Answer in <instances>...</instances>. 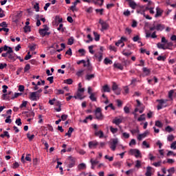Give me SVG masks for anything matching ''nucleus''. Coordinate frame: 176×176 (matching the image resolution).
Wrapping results in <instances>:
<instances>
[{
  "label": "nucleus",
  "mask_w": 176,
  "mask_h": 176,
  "mask_svg": "<svg viewBox=\"0 0 176 176\" xmlns=\"http://www.w3.org/2000/svg\"><path fill=\"white\" fill-rule=\"evenodd\" d=\"M10 118H12V116H8L6 118V119L5 120L6 123H12V119H10Z\"/></svg>",
  "instance_id": "51"
},
{
  "label": "nucleus",
  "mask_w": 176,
  "mask_h": 176,
  "mask_svg": "<svg viewBox=\"0 0 176 176\" xmlns=\"http://www.w3.org/2000/svg\"><path fill=\"white\" fill-rule=\"evenodd\" d=\"M95 57L98 58V61H102V52H99V56L97 54H95Z\"/></svg>",
  "instance_id": "29"
},
{
  "label": "nucleus",
  "mask_w": 176,
  "mask_h": 176,
  "mask_svg": "<svg viewBox=\"0 0 176 176\" xmlns=\"http://www.w3.org/2000/svg\"><path fill=\"white\" fill-rule=\"evenodd\" d=\"M129 5L131 9H135L137 8V3L133 0H129Z\"/></svg>",
  "instance_id": "11"
},
{
  "label": "nucleus",
  "mask_w": 176,
  "mask_h": 176,
  "mask_svg": "<svg viewBox=\"0 0 176 176\" xmlns=\"http://www.w3.org/2000/svg\"><path fill=\"white\" fill-rule=\"evenodd\" d=\"M30 69H31V65L28 63L24 68V72H28Z\"/></svg>",
  "instance_id": "39"
},
{
  "label": "nucleus",
  "mask_w": 176,
  "mask_h": 176,
  "mask_svg": "<svg viewBox=\"0 0 176 176\" xmlns=\"http://www.w3.org/2000/svg\"><path fill=\"white\" fill-rule=\"evenodd\" d=\"M56 94L60 95V94H64V91L62 89H56Z\"/></svg>",
  "instance_id": "64"
},
{
  "label": "nucleus",
  "mask_w": 176,
  "mask_h": 176,
  "mask_svg": "<svg viewBox=\"0 0 176 176\" xmlns=\"http://www.w3.org/2000/svg\"><path fill=\"white\" fill-rule=\"evenodd\" d=\"M155 125L160 129H162V127H163V123H162V122H160V120L155 121Z\"/></svg>",
  "instance_id": "27"
},
{
  "label": "nucleus",
  "mask_w": 176,
  "mask_h": 176,
  "mask_svg": "<svg viewBox=\"0 0 176 176\" xmlns=\"http://www.w3.org/2000/svg\"><path fill=\"white\" fill-rule=\"evenodd\" d=\"M67 45H74V39L72 38V37L68 39Z\"/></svg>",
  "instance_id": "57"
},
{
  "label": "nucleus",
  "mask_w": 176,
  "mask_h": 176,
  "mask_svg": "<svg viewBox=\"0 0 176 176\" xmlns=\"http://www.w3.org/2000/svg\"><path fill=\"white\" fill-rule=\"evenodd\" d=\"M76 100H83L85 96H83V93L77 91L76 94L74 96Z\"/></svg>",
  "instance_id": "7"
},
{
  "label": "nucleus",
  "mask_w": 176,
  "mask_h": 176,
  "mask_svg": "<svg viewBox=\"0 0 176 176\" xmlns=\"http://www.w3.org/2000/svg\"><path fill=\"white\" fill-rule=\"evenodd\" d=\"M171 149H176V141L173 142L170 145Z\"/></svg>",
  "instance_id": "62"
},
{
  "label": "nucleus",
  "mask_w": 176,
  "mask_h": 176,
  "mask_svg": "<svg viewBox=\"0 0 176 176\" xmlns=\"http://www.w3.org/2000/svg\"><path fill=\"white\" fill-rule=\"evenodd\" d=\"M27 138L30 141H32V140H34V138H35V135H30V133H27Z\"/></svg>",
  "instance_id": "42"
},
{
  "label": "nucleus",
  "mask_w": 176,
  "mask_h": 176,
  "mask_svg": "<svg viewBox=\"0 0 176 176\" xmlns=\"http://www.w3.org/2000/svg\"><path fill=\"white\" fill-rule=\"evenodd\" d=\"M8 58L10 61H16V54H8Z\"/></svg>",
  "instance_id": "15"
},
{
  "label": "nucleus",
  "mask_w": 176,
  "mask_h": 176,
  "mask_svg": "<svg viewBox=\"0 0 176 176\" xmlns=\"http://www.w3.org/2000/svg\"><path fill=\"white\" fill-rule=\"evenodd\" d=\"M78 53H80V54H81V56H83L86 54V51L85 50V49H80L78 50Z\"/></svg>",
  "instance_id": "37"
},
{
  "label": "nucleus",
  "mask_w": 176,
  "mask_h": 176,
  "mask_svg": "<svg viewBox=\"0 0 176 176\" xmlns=\"http://www.w3.org/2000/svg\"><path fill=\"white\" fill-rule=\"evenodd\" d=\"M168 172L169 173V174H174V173H175V169L173 167L170 168L168 170Z\"/></svg>",
  "instance_id": "55"
},
{
  "label": "nucleus",
  "mask_w": 176,
  "mask_h": 176,
  "mask_svg": "<svg viewBox=\"0 0 176 176\" xmlns=\"http://www.w3.org/2000/svg\"><path fill=\"white\" fill-rule=\"evenodd\" d=\"M113 166H114V167H120V166H122V162H114L113 164Z\"/></svg>",
  "instance_id": "45"
},
{
  "label": "nucleus",
  "mask_w": 176,
  "mask_h": 176,
  "mask_svg": "<svg viewBox=\"0 0 176 176\" xmlns=\"http://www.w3.org/2000/svg\"><path fill=\"white\" fill-rule=\"evenodd\" d=\"M34 9H35L36 12H39V3H36L34 6Z\"/></svg>",
  "instance_id": "49"
},
{
  "label": "nucleus",
  "mask_w": 176,
  "mask_h": 176,
  "mask_svg": "<svg viewBox=\"0 0 176 176\" xmlns=\"http://www.w3.org/2000/svg\"><path fill=\"white\" fill-rule=\"evenodd\" d=\"M23 28L24 32H31V28H30V26L25 25Z\"/></svg>",
  "instance_id": "44"
},
{
  "label": "nucleus",
  "mask_w": 176,
  "mask_h": 176,
  "mask_svg": "<svg viewBox=\"0 0 176 176\" xmlns=\"http://www.w3.org/2000/svg\"><path fill=\"white\" fill-rule=\"evenodd\" d=\"M118 138L112 140V142H110V148H111V150L116 151V146L118 145Z\"/></svg>",
  "instance_id": "6"
},
{
  "label": "nucleus",
  "mask_w": 176,
  "mask_h": 176,
  "mask_svg": "<svg viewBox=\"0 0 176 176\" xmlns=\"http://www.w3.org/2000/svg\"><path fill=\"white\" fill-rule=\"evenodd\" d=\"M114 67L118 68V69H120V71H123V65L120 63H114Z\"/></svg>",
  "instance_id": "23"
},
{
  "label": "nucleus",
  "mask_w": 176,
  "mask_h": 176,
  "mask_svg": "<svg viewBox=\"0 0 176 176\" xmlns=\"http://www.w3.org/2000/svg\"><path fill=\"white\" fill-rule=\"evenodd\" d=\"M29 98H30V100H31V101H38V100H39V98H41V95L37 94L36 91L30 92Z\"/></svg>",
  "instance_id": "3"
},
{
  "label": "nucleus",
  "mask_w": 176,
  "mask_h": 176,
  "mask_svg": "<svg viewBox=\"0 0 176 176\" xmlns=\"http://www.w3.org/2000/svg\"><path fill=\"white\" fill-rule=\"evenodd\" d=\"M146 134H147V133H146V132H144V133H142V134L138 135V140L139 141H141V140H142V138H145V137H146Z\"/></svg>",
  "instance_id": "25"
},
{
  "label": "nucleus",
  "mask_w": 176,
  "mask_h": 176,
  "mask_svg": "<svg viewBox=\"0 0 176 176\" xmlns=\"http://www.w3.org/2000/svg\"><path fill=\"white\" fill-rule=\"evenodd\" d=\"M142 120H145V114H142L138 118V122H142Z\"/></svg>",
  "instance_id": "38"
},
{
  "label": "nucleus",
  "mask_w": 176,
  "mask_h": 176,
  "mask_svg": "<svg viewBox=\"0 0 176 176\" xmlns=\"http://www.w3.org/2000/svg\"><path fill=\"white\" fill-rule=\"evenodd\" d=\"M96 13H100V14L102 15V13L104 12V9H96L95 10Z\"/></svg>",
  "instance_id": "56"
},
{
  "label": "nucleus",
  "mask_w": 176,
  "mask_h": 176,
  "mask_svg": "<svg viewBox=\"0 0 176 176\" xmlns=\"http://www.w3.org/2000/svg\"><path fill=\"white\" fill-rule=\"evenodd\" d=\"M167 140L168 141H170V142L173 141L174 140V135H169L167 138Z\"/></svg>",
  "instance_id": "60"
},
{
  "label": "nucleus",
  "mask_w": 176,
  "mask_h": 176,
  "mask_svg": "<svg viewBox=\"0 0 176 176\" xmlns=\"http://www.w3.org/2000/svg\"><path fill=\"white\" fill-rule=\"evenodd\" d=\"M68 160L70 161L69 164H68L69 168H72L74 166H75V159L72 156L68 157Z\"/></svg>",
  "instance_id": "8"
},
{
  "label": "nucleus",
  "mask_w": 176,
  "mask_h": 176,
  "mask_svg": "<svg viewBox=\"0 0 176 176\" xmlns=\"http://www.w3.org/2000/svg\"><path fill=\"white\" fill-rule=\"evenodd\" d=\"M98 143L96 141H92L89 142V148H97Z\"/></svg>",
  "instance_id": "12"
},
{
  "label": "nucleus",
  "mask_w": 176,
  "mask_h": 176,
  "mask_svg": "<svg viewBox=\"0 0 176 176\" xmlns=\"http://www.w3.org/2000/svg\"><path fill=\"white\" fill-rule=\"evenodd\" d=\"M2 88H3V93H7V91H8V86L7 85H3V87H2Z\"/></svg>",
  "instance_id": "63"
},
{
  "label": "nucleus",
  "mask_w": 176,
  "mask_h": 176,
  "mask_svg": "<svg viewBox=\"0 0 176 176\" xmlns=\"http://www.w3.org/2000/svg\"><path fill=\"white\" fill-rule=\"evenodd\" d=\"M140 153V150H138V149L131 148L130 150L131 155H135V153Z\"/></svg>",
  "instance_id": "28"
},
{
  "label": "nucleus",
  "mask_w": 176,
  "mask_h": 176,
  "mask_svg": "<svg viewBox=\"0 0 176 176\" xmlns=\"http://www.w3.org/2000/svg\"><path fill=\"white\" fill-rule=\"evenodd\" d=\"M3 100H10V96H8V94H4L2 95Z\"/></svg>",
  "instance_id": "46"
},
{
  "label": "nucleus",
  "mask_w": 176,
  "mask_h": 176,
  "mask_svg": "<svg viewBox=\"0 0 176 176\" xmlns=\"http://www.w3.org/2000/svg\"><path fill=\"white\" fill-rule=\"evenodd\" d=\"M78 170H85L86 168V164H85L84 163L80 164L78 166Z\"/></svg>",
  "instance_id": "30"
},
{
  "label": "nucleus",
  "mask_w": 176,
  "mask_h": 176,
  "mask_svg": "<svg viewBox=\"0 0 176 176\" xmlns=\"http://www.w3.org/2000/svg\"><path fill=\"white\" fill-rule=\"evenodd\" d=\"M99 24L102 25V28L100 29L102 32L107 31L109 28V24L102 19L99 20Z\"/></svg>",
  "instance_id": "4"
},
{
  "label": "nucleus",
  "mask_w": 176,
  "mask_h": 176,
  "mask_svg": "<svg viewBox=\"0 0 176 176\" xmlns=\"http://www.w3.org/2000/svg\"><path fill=\"white\" fill-rule=\"evenodd\" d=\"M94 3L98 6H102V5H104V0H97L96 1H94Z\"/></svg>",
  "instance_id": "21"
},
{
  "label": "nucleus",
  "mask_w": 176,
  "mask_h": 176,
  "mask_svg": "<svg viewBox=\"0 0 176 176\" xmlns=\"http://www.w3.org/2000/svg\"><path fill=\"white\" fill-rule=\"evenodd\" d=\"M155 27L157 31H163L164 30V25L157 24Z\"/></svg>",
  "instance_id": "22"
},
{
  "label": "nucleus",
  "mask_w": 176,
  "mask_h": 176,
  "mask_svg": "<svg viewBox=\"0 0 176 176\" xmlns=\"http://www.w3.org/2000/svg\"><path fill=\"white\" fill-rule=\"evenodd\" d=\"M110 131H111L113 134H116V133H118V128L110 126Z\"/></svg>",
  "instance_id": "35"
},
{
  "label": "nucleus",
  "mask_w": 176,
  "mask_h": 176,
  "mask_svg": "<svg viewBox=\"0 0 176 176\" xmlns=\"http://www.w3.org/2000/svg\"><path fill=\"white\" fill-rule=\"evenodd\" d=\"M171 46H173L172 42L166 43V45H165V47H166V50L170 49V47H171Z\"/></svg>",
  "instance_id": "52"
},
{
  "label": "nucleus",
  "mask_w": 176,
  "mask_h": 176,
  "mask_svg": "<svg viewBox=\"0 0 176 176\" xmlns=\"http://www.w3.org/2000/svg\"><path fill=\"white\" fill-rule=\"evenodd\" d=\"M104 63L106 65H108V64H112V60H110L109 58H104Z\"/></svg>",
  "instance_id": "31"
},
{
  "label": "nucleus",
  "mask_w": 176,
  "mask_h": 176,
  "mask_svg": "<svg viewBox=\"0 0 176 176\" xmlns=\"http://www.w3.org/2000/svg\"><path fill=\"white\" fill-rule=\"evenodd\" d=\"M166 131H167L168 133H171V131H174V129L171 128L170 126H167L165 128Z\"/></svg>",
  "instance_id": "36"
},
{
  "label": "nucleus",
  "mask_w": 176,
  "mask_h": 176,
  "mask_svg": "<svg viewBox=\"0 0 176 176\" xmlns=\"http://www.w3.org/2000/svg\"><path fill=\"white\" fill-rule=\"evenodd\" d=\"M74 82V80H72V78H68L65 80V83H67V85H72Z\"/></svg>",
  "instance_id": "40"
},
{
  "label": "nucleus",
  "mask_w": 176,
  "mask_h": 176,
  "mask_svg": "<svg viewBox=\"0 0 176 176\" xmlns=\"http://www.w3.org/2000/svg\"><path fill=\"white\" fill-rule=\"evenodd\" d=\"M2 17H5V11L0 8V18L2 19Z\"/></svg>",
  "instance_id": "48"
},
{
  "label": "nucleus",
  "mask_w": 176,
  "mask_h": 176,
  "mask_svg": "<svg viewBox=\"0 0 176 176\" xmlns=\"http://www.w3.org/2000/svg\"><path fill=\"white\" fill-rule=\"evenodd\" d=\"M54 77H53V76H51V77H48L47 78V80H48V82H50V83H53V82H54Z\"/></svg>",
  "instance_id": "58"
},
{
  "label": "nucleus",
  "mask_w": 176,
  "mask_h": 176,
  "mask_svg": "<svg viewBox=\"0 0 176 176\" xmlns=\"http://www.w3.org/2000/svg\"><path fill=\"white\" fill-rule=\"evenodd\" d=\"M89 120V116H87L85 120H80V123H87Z\"/></svg>",
  "instance_id": "61"
},
{
  "label": "nucleus",
  "mask_w": 176,
  "mask_h": 176,
  "mask_svg": "<svg viewBox=\"0 0 176 176\" xmlns=\"http://www.w3.org/2000/svg\"><path fill=\"white\" fill-rule=\"evenodd\" d=\"M38 32H39L40 35L43 36V38L44 36H46V35H47L48 36H49V35H50V32L45 31V30H43L42 29H40Z\"/></svg>",
  "instance_id": "9"
},
{
  "label": "nucleus",
  "mask_w": 176,
  "mask_h": 176,
  "mask_svg": "<svg viewBox=\"0 0 176 176\" xmlns=\"http://www.w3.org/2000/svg\"><path fill=\"white\" fill-rule=\"evenodd\" d=\"M95 116L98 120H102L104 119V116L101 112V108H96V109L95 110Z\"/></svg>",
  "instance_id": "1"
},
{
  "label": "nucleus",
  "mask_w": 176,
  "mask_h": 176,
  "mask_svg": "<svg viewBox=\"0 0 176 176\" xmlns=\"http://www.w3.org/2000/svg\"><path fill=\"white\" fill-rule=\"evenodd\" d=\"M157 46L158 49H162L163 50H166V45H164V44H162L160 43H158L157 44Z\"/></svg>",
  "instance_id": "26"
},
{
  "label": "nucleus",
  "mask_w": 176,
  "mask_h": 176,
  "mask_svg": "<svg viewBox=\"0 0 176 176\" xmlns=\"http://www.w3.org/2000/svg\"><path fill=\"white\" fill-rule=\"evenodd\" d=\"M162 14H163V10H162V9H160V8L157 7L156 8V14L155 15V17H160V16H162Z\"/></svg>",
  "instance_id": "10"
},
{
  "label": "nucleus",
  "mask_w": 176,
  "mask_h": 176,
  "mask_svg": "<svg viewBox=\"0 0 176 176\" xmlns=\"http://www.w3.org/2000/svg\"><path fill=\"white\" fill-rule=\"evenodd\" d=\"M157 60L158 61H166V56H159L157 58Z\"/></svg>",
  "instance_id": "34"
},
{
  "label": "nucleus",
  "mask_w": 176,
  "mask_h": 176,
  "mask_svg": "<svg viewBox=\"0 0 176 176\" xmlns=\"http://www.w3.org/2000/svg\"><path fill=\"white\" fill-rule=\"evenodd\" d=\"M28 102L27 101H23L22 104L20 105L19 108H25L27 107V104Z\"/></svg>",
  "instance_id": "47"
},
{
  "label": "nucleus",
  "mask_w": 176,
  "mask_h": 176,
  "mask_svg": "<svg viewBox=\"0 0 176 176\" xmlns=\"http://www.w3.org/2000/svg\"><path fill=\"white\" fill-rule=\"evenodd\" d=\"M95 135L99 137V138H102L104 137V132H102V131H96Z\"/></svg>",
  "instance_id": "17"
},
{
  "label": "nucleus",
  "mask_w": 176,
  "mask_h": 176,
  "mask_svg": "<svg viewBox=\"0 0 176 176\" xmlns=\"http://www.w3.org/2000/svg\"><path fill=\"white\" fill-rule=\"evenodd\" d=\"M122 122H123V120H122L121 118H116L113 120V123L114 124H116V126H119L120 124V123H122Z\"/></svg>",
  "instance_id": "13"
},
{
  "label": "nucleus",
  "mask_w": 176,
  "mask_h": 176,
  "mask_svg": "<svg viewBox=\"0 0 176 176\" xmlns=\"http://www.w3.org/2000/svg\"><path fill=\"white\" fill-rule=\"evenodd\" d=\"M174 94V90H170V91H169V92H168V98H170V100H171V101H173V95Z\"/></svg>",
  "instance_id": "32"
},
{
  "label": "nucleus",
  "mask_w": 176,
  "mask_h": 176,
  "mask_svg": "<svg viewBox=\"0 0 176 176\" xmlns=\"http://www.w3.org/2000/svg\"><path fill=\"white\" fill-rule=\"evenodd\" d=\"M152 167L151 166H147L146 168V172L145 173L146 176H152Z\"/></svg>",
  "instance_id": "16"
},
{
  "label": "nucleus",
  "mask_w": 176,
  "mask_h": 176,
  "mask_svg": "<svg viewBox=\"0 0 176 176\" xmlns=\"http://www.w3.org/2000/svg\"><path fill=\"white\" fill-rule=\"evenodd\" d=\"M89 94L91 101H97V92H93V89L90 87H89Z\"/></svg>",
  "instance_id": "2"
},
{
  "label": "nucleus",
  "mask_w": 176,
  "mask_h": 176,
  "mask_svg": "<svg viewBox=\"0 0 176 176\" xmlns=\"http://www.w3.org/2000/svg\"><path fill=\"white\" fill-rule=\"evenodd\" d=\"M142 71L146 76L151 74V69H148L147 67H143Z\"/></svg>",
  "instance_id": "19"
},
{
  "label": "nucleus",
  "mask_w": 176,
  "mask_h": 176,
  "mask_svg": "<svg viewBox=\"0 0 176 176\" xmlns=\"http://www.w3.org/2000/svg\"><path fill=\"white\" fill-rule=\"evenodd\" d=\"M103 93H111V88H109V86L108 85H106L102 87V91Z\"/></svg>",
  "instance_id": "14"
},
{
  "label": "nucleus",
  "mask_w": 176,
  "mask_h": 176,
  "mask_svg": "<svg viewBox=\"0 0 176 176\" xmlns=\"http://www.w3.org/2000/svg\"><path fill=\"white\" fill-rule=\"evenodd\" d=\"M118 89H119V87H118V85L116 84V82H113L112 91H115L118 90Z\"/></svg>",
  "instance_id": "33"
},
{
  "label": "nucleus",
  "mask_w": 176,
  "mask_h": 176,
  "mask_svg": "<svg viewBox=\"0 0 176 176\" xmlns=\"http://www.w3.org/2000/svg\"><path fill=\"white\" fill-rule=\"evenodd\" d=\"M16 124H17V126H21L22 123H21V119L18 118L15 121Z\"/></svg>",
  "instance_id": "53"
},
{
  "label": "nucleus",
  "mask_w": 176,
  "mask_h": 176,
  "mask_svg": "<svg viewBox=\"0 0 176 176\" xmlns=\"http://www.w3.org/2000/svg\"><path fill=\"white\" fill-rule=\"evenodd\" d=\"M135 167H136V168H140V167H141V161L137 160Z\"/></svg>",
  "instance_id": "50"
},
{
  "label": "nucleus",
  "mask_w": 176,
  "mask_h": 176,
  "mask_svg": "<svg viewBox=\"0 0 176 176\" xmlns=\"http://www.w3.org/2000/svg\"><path fill=\"white\" fill-rule=\"evenodd\" d=\"M168 100H164V99H158L157 100V102H159V104L157 106V110L160 111L163 108V104H166Z\"/></svg>",
  "instance_id": "5"
},
{
  "label": "nucleus",
  "mask_w": 176,
  "mask_h": 176,
  "mask_svg": "<svg viewBox=\"0 0 176 176\" xmlns=\"http://www.w3.org/2000/svg\"><path fill=\"white\" fill-rule=\"evenodd\" d=\"M94 40L96 42H98L100 41V34H98L97 32H94Z\"/></svg>",
  "instance_id": "20"
},
{
  "label": "nucleus",
  "mask_w": 176,
  "mask_h": 176,
  "mask_svg": "<svg viewBox=\"0 0 176 176\" xmlns=\"http://www.w3.org/2000/svg\"><path fill=\"white\" fill-rule=\"evenodd\" d=\"M122 137L127 140L128 138H130V134L128 133L124 132L122 133Z\"/></svg>",
  "instance_id": "43"
},
{
  "label": "nucleus",
  "mask_w": 176,
  "mask_h": 176,
  "mask_svg": "<svg viewBox=\"0 0 176 176\" xmlns=\"http://www.w3.org/2000/svg\"><path fill=\"white\" fill-rule=\"evenodd\" d=\"M60 118H61L60 120L65 121V120H67V118H68V116L65 115V114H63V115L61 116Z\"/></svg>",
  "instance_id": "59"
},
{
  "label": "nucleus",
  "mask_w": 176,
  "mask_h": 176,
  "mask_svg": "<svg viewBox=\"0 0 176 176\" xmlns=\"http://www.w3.org/2000/svg\"><path fill=\"white\" fill-rule=\"evenodd\" d=\"M78 93H85V88H82V82L78 83Z\"/></svg>",
  "instance_id": "18"
},
{
  "label": "nucleus",
  "mask_w": 176,
  "mask_h": 176,
  "mask_svg": "<svg viewBox=\"0 0 176 176\" xmlns=\"http://www.w3.org/2000/svg\"><path fill=\"white\" fill-rule=\"evenodd\" d=\"M56 107H58V109H55L56 112H60V111H61V102H60V101L56 102Z\"/></svg>",
  "instance_id": "24"
},
{
  "label": "nucleus",
  "mask_w": 176,
  "mask_h": 176,
  "mask_svg": "<svg viewBox=\"0 0 176 176\" xmlns=\"http://www.w3.org/2000/svg\"><path fill=\"white\" fill-rule=\"evenodd\" d=\"M22 93H15L14 96L11 98V100H14V98H17V97L22 96Z\"/></svg>",
  "instance_id": "41"
},
{
  "label": "nucleus",
  "mask_w": 176,
  "mask_h": 176,
  "mask_svg": "<svg viewBox=\"0 0 176 176\" xmlns=\"http://www.w3.org/2000/svg\"><path fill=\"white\" fill-rule=\"evenodd\" d=\"M124 111L126 113H130V108H129V107L127 106H125L124 107Z\"/></svg>",
  "instance_id": "54"
}]
</instances>
